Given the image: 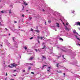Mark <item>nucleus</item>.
<instances>
[{"instance_id": "052dcab7", "label": "nucleus", "mask_w": 80, "mask_h": 80, "mask_svg": "<svg viewBox=\"0 0 80 80\" xmlns=\"http://www.w3.org/2000/svg\"><path fill=\"white\" fill-rule=\"evenodd\" d=\"M60 20H61V22H63V21H62V20L61 19H60Z\"/></svg>"}, {"instance_id": "39448f33", "label": "nucleus", "mask_w": 80, "mask_h": 80, "mask_svg": "<svg viewBox=\"0 0 80 80\" xmlns=\"http://www.w3.org/2000/svg\"><path fill=\"white\" fill-rule=\"evenodd\" d=\"M11 65L12 66V67L13 68V67H15V66H17L18 65H17V64H16L15 63H13L12 64H11Z\"/></svg>"}, {"instance_id": "5701e85b", "label": "nucleus", "mask_w": 80, "mask_h": 80, "mask_svg": "<svg viewBox=\"0 0 80 80\" xmlns=\"http://www.w3.org/2000/svg\"><path fill=\"white\" fill-rule=\"evenodd\" d=\"M33 57H31L30 58H29V60H32V59H33Z\"/></svg>"}, {"instance_id": "c756f323", "label": "nucleus", "mask_w": 80, "mask_h": 80, "mask_svg": "<svg viewBox=\"0 0 80 80\" xmlns=\"http://www.w3.org/2000/svg\"><path fill=\"white\" fill-rule=\"evenodd\" d=\"M57 48H58H58H59V49H61V47H58Z\"/></svg>"}, {"instance_id": "f704fd0d", "label": "nucleus", "mask_w": 80, "mask_h": 80, "mask_svg": "<svg viewBox=\"0 0 80 80\" xmlns=\"http://www.w3.org/2000/svg\"><path fill=\"white\" fill-rule=\"evenodd\" d=\"M66 25H69V24L68 23H66Z\"/></svg>"}, {"instance_id": "20e7f679", "label": "nucleus", "mask_w": 80, "mask_h": 80, "mask_svg": "<svg viewBox=\"0 0 80 80\" xmlns=\"http://www.w3.org/2000/svg\"><path fill=\"white\" fill-rule=\"evenodd\" d=\"M28 52V54H31L32 53H31V52H32V50L29 49L27 51Z\"/></svg>"}, {"instance_id": "338daca9", "label": "nucleus", "mask_w": 80, "mask_h": 80, "mask_svg": "<svg viewBox=\"0 0 80 80\" xmlns=\"http://www.w3.org/2000/svg\"><path fill=\"white\" fill-rule=\"evenodd\" d=\"M7 78H5V80H7Z\"/></svg>"}, {"instance_id": "69168bd1", "label": "nucleus", "mask_w": 80, "mask_h": 80, "mask_svg": "<svg viewBox=\"0 0 80 80\" xmlns=\"http://www.w3.org/2000/svg\"><path fill=\"white\" fill-rule=\"evenodd\" d=\"M14 23H17V22L16 21H15Z\"/></svg>"}, {"instance_id": "5fc2aeb1", "label": "nucleus", "mask_w": 80, "mask_h": 80, "mask_svg": "<svg viewBox=\"0 0 80 80\" xmlns=\"http://www.w3.org/2000/svg\"><path fill=\"white\" fill-rule=\"evenodd\" d=\"M32 18H31V17L29 18V19L30 20H31L32 19Z\"/></svg>"}, {"instance_id": "4c0bfd02", "label": "nucleus", "mask_w": 80, "mask_h": 80, "mask_svg": "<svg viewBox=\"0 0 80 80\" xmlns=\"http://www.w3.org/2000/svg\"><path fill=\"white\" fill-rule=\"evenodd\" d=\"M1 36H3V37H4V36H6V35H1Z\"/></svg>"}, {"instance_id": "864d4df0", "label": "nucleus", "mask_w": 80, "mask_h": 80, "mask_svg": "<svg viewBox=\"0 0 80 80\" xmlns=\"http://www.w3.org/2000/svg\"><path fill=\"white\" fill-rule=\"evenodd\" d=\"M22 17H24V14H22Z\"/></svg>"}, {"instance_id": "0e129e2a", "label": "nucleus", "mask_w": 80, "mask_h": 80, "mask_svg": "<svg viewBox=\"0 0 80 80\" xmlns=\"http://www.w3.org/2000/svg\"><path fill=\"white\" fill-rule=\"evenodd\" d=\"M28 10H26V12H28Z\"/></svg>"}, {"instance_id": "c9c22d12", "label": "nucleus", "mask_w": 80, "mask_h": 80, "mask_svg": "<svg viewBox=\"0 0 80 80\" xmlns=\"http://www.w3.org/2000/svg\"><path fill=\"white\" fill-rule=\"evenodd\" d=\"M74 12H75V11H73V12L72 11V13H74Z\"/></svg>"}, {"instance_id": "dca6fc26", "label": "nucleus", "mask_w": 80, "mask_h": 80, "mask_svg": "<svg viewBox=\"0 0 80 80\" xmlns=\"http://www.w3.org/2000/svg\"><path fill=\"white\" fill-rule=\"evenodd\" d=\"M17 43L16 42L15 44V47H16V48H18V45H17Z\"/></svg>"}, {"instance_id": "4be33fe9", "label": "nucleus", "mask_w": 80, "mask_h": 80, "mask_svg": "<svg viewBox=\"0 0 80 80\" xmlns=\"http://www.w3.org/2000/svg\"><path fill=\"white\" fill-rule=\"evenodd\" d=\"M76 38L77 39V40H79V38H78V37L77 36H75Z\"/></svg>"}, {"instance_id": "a878e982", "label": "nucleus", "mask_w": 80, "mask_h": 80, "mask_svg": "<svg viewBox=\"0 0 80 80\" xmlns=\"http://www.w3.org/2000/svg\"><path fill=\"white\" fill-rule=\"evenodd\" d=\"M30 69H31V67H29V68H28V70H29H29H30Z\"/></svg>"}, {"instance_id": "9b49d317", "label": "nucleus", "mask_w": 80, "mask_h": 80, "mask_svg": "<svg viewBox=\"0 0 80 80\" xmlns=\"http://www.w3.org/2000/svg\"><path fill=\"white\" fill-rule=\"evenodd\" d=\"M73 33L74 34L76 33V34L78 35V33L76 32V30L75 29L73 30Z\"/></svg>"}, {"instance_id": "49530a36", "label": "nucleus", "mask_w": 80, "mask_h": 80, "mask_svg": "<svg viewBox=\"0 0 80 80\" xmlns=\"http://www.w3.org/2000/svg\"><path fill=\"white\" fill-rule=\"evenodd\" d=\"M60 57H61V55H60V56H58V58H59Z\"/></svg>"}, {"instance_id": "aec40b11", "label": "nucleus", "mask_w": 80, "mask_h": 80, "mask_svg": "<svg viewBox=\"0 0 80 80\" xmlns=\"http://www.w3.org/2000/svg\"><path fill=\"white\" fill-rule=\"evenodd\" d=\"M59 39L60 40H61L62 41H63V39L61 38H59Z\"/></svg>"}, {"instance_id": "b1692460", "label": "nucleus", "mask_w": 80, "mask_h": 80, "mask_svg": "<svg viewBox=\"0 0 80 80\" xmlns=\"http://www.w3.org/2000/svg\"><path fill=\"white\" fill-rule=\"evenodd\" d=\"M63 2H64V3H67V2L66 0H64L63 1Z\"/></svg>"}, {"instance_id": "2f4dec72", "label": "nucleus", "mask_w": 80, "mask_h": 80, "mask_svg": "<svg viewBox=\"0 0 80 80\" xmlns=\"http://www.w3.org/2000/svg\"><path fill=\"white\" fill-rule=\"evenodd\" d=\"M0 12H1V13H4V12H3V11H1Z\"/></svg>"}, {"instance_id": "de8ad7c7", "label": "nucleus", "mask_w": 80, "mask_h": 80, "mask_svg": "<svg viewBox=\"0 0 80 80\" xmlns=\"http://www.w3.org/2000/svg\"><path fill=\"white\" fill-rule=\"evenodd\" d=\"M5 30L6 31H7V30H8V29L7 28H5Z\"/></svg>"}, {"instance_id": "9d476101", "label": "nucleus", "mask_w": 80, "mask_h": 80, "mask_svg": "<svg viewBox=\"0 0 80 80\" xmlns=\"http://www.w3.org/2000/svg\"><path fill=\"white\" fill-rule=\"evenodd\" d=\"M51 69V67H49L47 68V71L48 72H50V70Z\"/></svg>"}, {"instance_id": "f8f14e48", "label": "nucleus", "mask_w": 80, "mask_h": 80, "mask_svg": "<svg viewBox=\"0 0 80 80\" xmlns=\"http://www.w3.org/2000/svg\"><path fill=\"white\" fill-rule=\"evenodd\" d=\"M56 24V27H58V28H59V27H60V24H59V23H57Z\"/></svg>"}, {"instance_id": "393cba45", "label": "nucleus", "mask_w": 80, "mask_h": 80, "mask_svg": "<svg viewBox=\"0 0 80 80\" xmlns=\"http://www.w3.org/2000/svg\"><path fill=\"white\" fill-rule=\"evenodd\" d=\"M57 72H58V73H62V71H57Z\"/></svg>"}, {"instance_id": "bb28decb", "label": "nucleus", "mask_w": 80, "mask_h": 80, "mask_svg": "<svg viewBox=\"0 0 80 80\" xmlns=\"http://www.w3.org/2000/svg\"><path fill=\"white\" fill-rule=\"evenodd\" d=\"M44 38L43 37H40V39L41 40H42V38Z\"/></svg>"}, {"instance_id": "e2e57ef3", "label": "nucleus", "mask_w": 80, "mask_h": 80, "mask_svg": "<svg viewBox=\"0 0 80 80\" xmlns=\"http://www.w3.org/2000/svg\"><path fill=\"white\" fill-rule=\"evenodd\" d=\"M10 80H14V79H11Z\"/></svg>"}, {"instance_id": "2eb2a0df", "label": "nucleus", "mask_w": 80, "mask_h": 80, "mask_svg": "<svg viewBox=\"0 0 80 80\" xmlns=\"http://www.w3.org/2000/svg\"><path fill=\"white\" fill-rule=\"evenodd\" d=\"M34 31L35 32H37V33L40 32V31H39L38 29L35 30Z\"/></svg>"}, {"instance_id": "cd10ccee", "label": "nucleus", "mask_w": 80, "mask_h": 80, "mask_svg": "<svg viewBox=\"0 0 80 80\" xmlns=\"http://www.w3.org/2000/svg\"><path fill=\"white\" fill-rule=\"evenodd\" d=\"M9 13H12V12L11 11V9H10L9 11Z\"/></svg>"}, {"instance_id": "412c9836", "label": "nucleus", "mask_w": 80, "mask_h": 80, "mask_svg": "<svg viewBox=\"0 0 80 80\" xmlns=\"http://www.w3.org/2000/svg\"><path fill=\"white\" fill-rule=\"evenodd\" d=\"M23 48H24L25 50H27V47L26 46H25L23 47Z\"/></svg>"}, {"instance_id": "603ef678", "label": "nucleus", "mask_w": 80, "mask_h": 80, "mask_svg": "<svg viewBox=\"0 0 80 80\" xmlns=\"http://www.w3.org/2000/svg\"><path fill=\"white\" fill-rule=\"evenodd\" d=\"M25 72V70H23V72Z\"/></svg>"}, {"instance_id": "ea45409f", "label": "nucleus", "mask_w": 80, "mask_h": 80, "mask_svg": "<svg viewBox=\"0 0 80 80\" xmlns=\"http://www.w3.org/2000/svg\"><path fill=\"white\" fill-rule=\"evenodd\" d=\"M63 75L64 77H65V73H63Z\"/></svg>"}, {"instance_id": "f257e3e1", "label": "nucleus", "mask_w": 80, "mask_h": 80, "mask_svg": "<svg viewBox=\"0 0 80 80\" xmlns=\"http://www.w3.org/2000/svg\"><path fill=\"white\" fill-rule=\"evenodd\" d=\"M61 49L62 50L63 52H67L68 50V49L65 48V47H62V49Z\"/></svg>"}, {"instance_id": "13d9d810", "label": "nucleus", "mask_w": 80, "mask_h": 80, "mask_svg": "<svg viewBox=\"0 0 80 80\" xmlns=\"http://www.w3.org/2000/svg\"><path fill=\"white\" fill-rule=\"evenodd\" d=\"M62 55V53H60V54H59V55Z\"/></svg>"}, {"instance_id": "c85d7f7f", "label": "nucleus", "mask_w": 80, "mask_h": 80, "mask_svg": "<svg viewBox=\"0 0 80 80\" xmlns=\"http://www.w3.org/2000/svg\"><path fill=\"white\" fill-rule=\"evenodd\" d=\"M46 66H47L46 65H44L42 67V68H44V67H46Z\"/></svg>"}, {"instance_id": "774afa93", "label": "nucleus", "mask_w": 80, "mask_h": 80, "mask_svg": "<svg viewBox=\"0 0 80 80\" xmlns=\"http://www.w3.org/2000/svg\"><path fill=\"white\" fill-rule=\"evenodd\" d=\"M2 32V30H1V31H0V32Z\"/></svg>"}, {"instance_id": "423d86ee", "label": "nucleus", "mask_w": 80, "mask_h": 80, "mask_svg": "<svg viewBox=\"0 0 80 80\" xmlns=\"http://www.w3.org/2000/svg\"><path fill=\"white\" fill-rule=\"evenodd\" d=\"M59 65H60V64H59V63H57L56 64V67H58H58H60V68H62V66Z\"/></svg>"}, {"instance_id": "f3484780", "label": "nucleus", "mask_w": 80, "mask_h": 80, "mask_svg": "<svg viewBox=\"0 0 80 80\" xmlns=\"http://www.w3.org/2000/svg\"><path fill=\"white\" fill-rule=\"evenodd\" d=\"M42 58L43 60H47V58H46V57L45 56H42Z\"/></svg>"}, {"instance_id": "a19ab883", "label": "nucleus", "mask_w": 80, "mask_h": 80, "mask_svg": "<svg viewBox=\"0 0 80 80\" xmlns=\"http://www.w3.org/2000/svg\"><path fill=\"white\" fill-rule=\"evenodd\" d=\"M38 7H39V8H38V10H39V9H40V7H39V6H38Z\"/></svg>"}, {"instance_id": "e433bc0d", "label": "nucleus", "mask_w": 80, "mask_h": 80, "mask_svg": "<svg viewBox=\"0 0 80 80\" xmlns=\"http://www.w3.org/2000/svg\"><path fill=\"white\" fill-rule=\"evenodd\" d=\"M30 30H31V31H33V30L32 28H31Z\"/></svg>"}, {"instance_id": "37998d69", "label": "nucleus", "mask_w": 80, "mask_h": 80, "mask_svg": "<svg viewBox=\"0 0 80 80\" xmlns=\"http://www.w3.org/2000/svg\"><path fill=\"white\" fill-rule=\"evenodd\" d=\"M30 40H32V39H33V37H32L30 38Z\"/></svg>"}, {"instance_id": "a211bd4d", "label": "nucleus", "mask_w": 80, "mask_h": 80, "mask_svg": "<svg viewBox=\"0 0 80 80\" xmlns=\"http://www.w3.org/2000/svg\"><path fill=\"white\" fill-rule=\"evenodd\" d=\"M76 44L77 45H78V46H80V44H79V43H78V42H76Z\"/></svg>"}, {"instance_id": "473e14b6", "label": "nucleus", "mask_w": 80, "mask_h": 80, "mask_svg": "<svg viewBox=\"0 0 80 80\" xmlns=\"http://www.w3.org/2000/svg\"><path fill=\"white\" fill-rule=\"evenodd\" d=\"M15 38H14V37L12 38V40H13L14 41V40H15Z\"/></svg>"}, {"instance_id": "58836bf2", "label": "nucleus", "mask_w": 80, "mask_h": 80, "mask_svg": "<svg viewBox=\"0 0 80 80\" xmlns=\"http://www.w3.org/2000/svg\"><path fill=\"white\" fill-rule=\"evenodd\" d=\"M38 39H39V38H40V37H38Z\"/></svg>"}, {"instance_id": "8fccbe9b", "label": "nucleus", "mask_w": 80, "mask_h": 80, "mask_svg": "<svg viewBox=\"0 0 80 80\" xmlns=\"http://www.w3.org/2000/svg\"><path fill=\"white\" fill-rule=\"evenodd\" d=\"M54 30H55V31H57V29H54Z\"/></svg>"}, {"instance_id": "ddd939ff", "label": "nucleus", "mask_w": 80, "mask_h": 80, "mask_svg": "<svg viewBox=\"0 0 80 80\" xmlns=\"http://www.w3.org/2000/svg\"><path fill=\"white\" fill-rule=\"evenodd\" d=\"M38 46H37V45H36V46L37 47H39V45H40V41L39 40L38 41Z\"/></svg>"}, {"instance_id": "1a4fd4ad", "label": "nucleus", "mask_w": 80, "mask_h": 80, "mask_svg": "<svg viewBox=\"0 0 80 80\" xmlns=\"http://www.w3.org/2000/svg\"><path fill=\"white\" fill-rule=\"evenodd\" d=\"M62 57L63 58V59H63V60H62L63 62H66V61H65V58H64V56L62 55ZM64 59L65 60H64Z\"/></svg>"}, {"instance_id": "680f3d73", "label": "nucleus", "mask_w": 80, "mask_h": 80, "mask_svg": "<svg viewBox=\"0 0 80 80\" xmlns=\"http://www.w3.org/2000/svg\"><path fill=\"white\" fill-rule=\"evenodd\" d=\"M69 28H70V27H71V26H69Z\"/></svg>"}, {"instance_id": "7ed1b4c3", "label": "nucleus", "mask_w": 80, "mask_h": 80, "mask_svg": "<svg viewBox=\"0 0 80 80\" xmlns=\"http://www.w3.org/2000/svg\"><path fill=\"white\" fill-rule=\"evenodd\" d=\"M4 25V23L3 22L2 19V18L0 17V26H3Z\"/></svg>"}, {"instance_id": "6e6552de", "label": "nucleus", "mask_w": 80, "mask_h": 80, "mask_svg": "<svg viewBox=\"0 0 80 80\" xmlns=\"http://www.w3.org/2000/svg\"><path fill=\"white\" fill-rule=\"evenodd\" d=\"M65 30H67L68 31H69V30H70V28H68L66 26H65Z\"/></svg>"}, {"instance_id": "f03ea898", "label": "nucleus", "mask_w": 80, "mask_h": 80, "mask_svg": "<svg viewBox=\"0 0 80 80\" xmlns=\"http://www.w3.org/2000/svg\"><path fill=\"white\" fill-rule=\"evenodd\" d=\"M17 2H19V3H24V4L25 5H28V4L26 2L22 0H20L19 2H18L17 1Z\"/></svg>"}, {"instance_id": "3c124183", "label": "nucleus", "mask_w": 80, "mask_h": 80, "mask_svg": "<svg viewBox=\"0 0 80 80\" xmlns=\"http://www.w3.org/2000/svg\"><path fill=\"white\" fill-rule=\"evenodd\" d=\"M42 11L43 12H45V10H44V9H42Z\"/></svg>"}, {"instance_id": "6e6d98bb", "label": "nucleus", "mask_w": 80, "mask_h": 80, "mask_svg": "<svg viewBox=\"0 0 80 80\" xmlns=\"http://www.w3.org/2000/svg\"><path fill=\"white\" fill-rule=\"evenodd\" d=\"M52 55H55V54H54L53 53H52Z\"/></svg>"}, {"instance_id": "6ab92c4d", "label": "nucleus", "mask_w": 80, "mask_h": 80, "mask_svg": "<svg viewBox=\"0 0 80 80\" xmlns=\"http://www.w3.org/2000/svg\"><path fill=\"white\" fill-rule=\"evenodd\" d=\"M8 67H9V68H13L12 67V66H11L10 65H8Z\"/></svg>"}, {"instance_id": "72a5a7b5", "label": "nucleus", "mask_w": 80, "mask_h": 80, "mask_svg": "<svg viewBox=\"0 0 80 80\" xmlns=\"http://www.w3.org/2000/svg\"><path fill=\"white\" fill-rule=\"evenodd\" d=\"M48 23H51V21H50V20L48 21Z\"/></svg>"}, {"instance_id": "09e8293b", "label": "nucleus", "mask_w": 80, "mask_h": 80, "mask_svg": "<svg viewBox=\"0 0 80 80\" xmlns=\"http://www.w3.org/2000/svg\"><path fill=\"white\" fill-rule=\"evenodd\" d=\"M35 51H36V52H37V51H38V50H37V49H35Z\"/></svg>"}, {"instance_id": "a18cd8bd", "label": "nucleus", "mask_w": 80, "mask_h": 80, "mask_svg": "<svg viewBox=\"0 0 80 80\" xmlns=\"http://www.w3.org/2000/svg\"><path fill=\"white\" fill-rule=\"evenodd\" d=\"M31 73H32V74H34V73L33 72H31Z\"/></svg>"}, {"instance_id": "4d7b16f0", "label": "nucleus", "mask_w": 80, "mask_h": 80, "mask_svg": "<svg viewBox=\"0 0 80 80\" xmlns=\"http://www.w3.org/2000/svg\"><path fill=\"white\" fill-rule=\"evenodd\" d=\"M62 23L63 24V25L65 26V24L63 22H62Z\"/></svg>"}, {"instance_id": "7c9ffc66", "label": "nucleus", "mask_w": 80, "mask_h": 80, "mask_svg": "<svg viewBox=\"0 0 80 80\" xmlns=\"http://www.w3.org/2000/svg\"><path fill=\"white\" fill-rule=\"evenodd\" d=\"M24 10V7L23 6H22V10Z\"/></svg>"}, {"instance_id": "c03bdc74", "label": "nucleus", "mask_w": 80, "mask_h": 80, "mask_svg": "<svg viewBox=\"0 0 80 80\" xmlns=\"http://www.w3.org/2000/svg\"><path fill=\"white\" fill-rule=\"evenodd\" d=\"M38 50L39 52H41V49H40V50L38 49Z\"/></svg>"}, {"instance_id": "79ce46f5", "label": "nucleus", "mask_w": 80, "mask_h": 80, "mask_svg": "<svg viewBox=\"0 0 80 80\" xmlns=\"http://www.w3.org/2000/svg\"><path fill=\"white\" fill-rule=\"evenodd\" d=\"M6 76H7V75H8V74H7V72H6Z\"/></svg>"}, {"instance_id": "bf43d9fd", "label": "nucleus", "mask_w": 80, "mask_h": 80, "mask_svg": "<svg viewBox=\"0 0 80 80\" xmlns=\"http://www.w3.org/2000/svg\"><path fill=\"white\" fill-rule=\"evenodd\" d=\"M8 35H9V36H10V33H9V34H8Z\"/></svg>"}, {"instance_id": "4468645a", "label": "nucleus", "mask_w": 80, "mask_h": 80, "mask_svg": "<svg viewBox=\"0 0 80 80\" xmlns=\"http://www.w3.org/2000/svg\"><path fill=\"white\" fill-rule=\"evenodd\" d=\"M25 65H26V66H27L28 65H31L32 64L31 63H26Z\"/></svg>"}, {"instance_id": "0eeeda50", "label": "nucleus", "mask_w": 80, "mask_h": 80, "mask_svg": "<svg viewBox=\"0 0 80 80\" xmlns=\"http://www.w3.org/2000/svg\"><path fill=\"white\" fill-rule=\"evenodd\" d=\"M75 25H79L80 26V22H76L75 23Z\"/></svg>"}]
</instances>
